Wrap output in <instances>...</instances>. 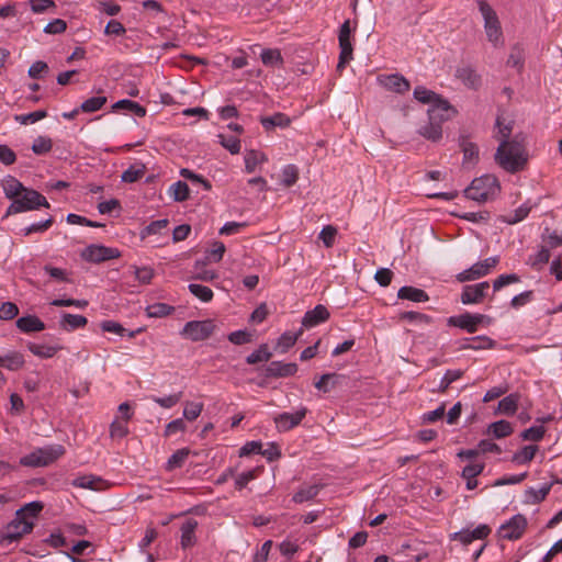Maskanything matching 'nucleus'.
<instances>
[{"mask_svg": "<svg viewBox=\"0 0 562 562\" xmlns=\"http://www.w3.org/2000/svg\"><path fill=\"white\" fill-rule=\"evenodd\" d=\"M496 127L498 128L496 138L499 140L494 155L496 164L510 173L524 170L528 162V154L518 135L510 138L513 132L512 123L504 124L503 117L497 116Z\"/></svg>", "mask_w": 562, "mask_h": 562, "instance_id": "nucleus-1", "label": "nucleus"}, {"mask_svg": "<svg viewBox=\"0 0 562 562\" xmlns=\"http://www.w3.org/2000/svg\"><path fill=\"white\" fill-rule=\"evenodd\" d=\"M458 111L443 97L431 105L428 111V122L418 128V134L424 138L438 142L442 137L441 124L457 115Z\"/></svg>", "mask_w": 562, "mask_h": 562, "instance_id": "nucleus-2", "label": "nucleus"}, {"mask_svg": "<svg viewBox=\"0 0 562 562\" xmlns=\"http://www.w3.org/2000/svg\"><path fill=\"white\" fill-rule=\"evenodd\" d=\"M501 191V186L497 178L493 175H484L475 178L471 184L464 189L465 198L476 201L486 202L495 198Z\"/></svg>", "mask_w": 562, "mask_h": 562, "instance_id": "nucleus-3", "label": "nucleus"}, {"mask_svg": "<svg viewBox=\"0 0 562 562\" xmlns=\"http://www.w3.org/2000/svg\"><path fill=\"white\" fill-rule=\"evenodd\" d=\"M476 3L484 20V31L487 41L496 48L503 47V30L496 11L485 0H476Z\"/></svg>", "mask_w": 562, "mask_h": 562, "instance_id": "nucleus-4", "label": "nucleus"}, {"mask_svg": "<svg viewBox=\"0 0 562 562\" xmlns=\"http://www.w3.org/2000/svg\"><path fill=\"white\" fill-rule=\"evenodd\" d=\"M65 453V448L61 445L49 446L36 449L35 451L22 457L20 464L23 467H46Z\"/></svg>", "mask_w": 562, "mask_h": 562, "instance_id": "nucleus-5", "label": "nucleus"}, {"mask_svg": "<svg viewBox=\"0 0 562 562\" xmlns=\"http://www.w3.org/2000/svg\"><path fill=\"white\" fill-rule=\"evenodd\" d=\"M40 206L49 207V203L46 198L33 189L25 188L22 194L12 201L8 207L7 214L10 215L36 210Z\"/></svg>", "mask_w": 562, "mask_h": 562, "instance_id": "nucleus-6", "label": "nucleus"}, {"mask_svg": "<svg viewBox=\"0 0 562 562\" xmlns=\"http://www.w3.org/2000/svg\"><path fill=\"white\" fill-rule=\"evenodd\" d=\"M34 528V522L24 517L16 516L3 529L0 542L1 544H9L20 540L23 536L30 533Z\"/></svg>", "mask_w": 562, "mask_h": 562, "instance_id": "nucleus-7", "label": "nucleus"}, {"mask_svg": "<svg viewBox=\"0 0 562 562\" xmlns=\"http://www.w3.org/2000/svg\"><path fill=\"white\" fill-rule=\"evenodd\" d=\"M215 329L216 325L213 319L190 321L184 325L181 334L192 341H201L211 337Z\"/></svg>", "mask_w": 562, "mask_h": 562, "instance_id": "nucleus-8", "label": "nucleus"}, {"mask_svg": "<svg viewBox=\"0 0 562 562\" xmlns=\"http://www.w3.org/2000/svg\"><path fill=\"white\" fill-rule=\"evenodd\" d=\"M80 257L88 262L101 263L120 258L121 251L117 248L92 244L81 251Z\"/></svg>", "mask_w": 562, "mask_h": 562, "instance_id": "nucleus-9", "label": "nucleus"}, {"mask_svg": "<svg viewBox=\"0 0 562 562\" xmlns=\"http://www.w3.org/2000/svg\"><path fill=\"white\" fill-rule=\"evenodd\" d=\"M526 528V517L521 514H517L498 528L497 535L505 540H518L525 533Z\"/></svg>", "mask_w": 562, "mask_h": 562, "instance_id": "nucleus-10", "label": "nucleus"}, {"mask_svg": "<svg viewBox=\"0 0 562 562\" xmlns=\"http://www.w3.org/2000/svg\"><path fill=\"white\" fill-rule=\"evenodd\" d=\"M350 21L346 20L339 30L338 41L340 47L339 60L337 64V70L341 71L346 64H348L352 59V45L350 41Z\"/></svg>", "mask_w": 562, "mask_h": 562, "instance_id": "nucleus-11", "label": "nucleus"}, {"mask_svg": "<svg viewBox=\"0 0 562 562\" xmlns=\"http://www.w3.org/2000/svg\"><path fill=\"white\" fill-rule=\"evenodd\" d=\"M492 532V529L488 525L482 524L479 525L475 529H462L450 535V540L459 541L464 547L472 543L474 540H483L486 539Z\"/></svg>", "mask_w": 562, "mask_h": 562, "instance_id": "nucleus-12", "label": "nucleus"}, {"mask_svg": "<svg viewBox=\"0 0 562 562\" xmlns=\"http://www.w3.org/2000/svg\"><path fill=\"white\" fill-rule=\"evenodd\" d=\"M307 414L306 407H301L299 411H296L294 414L291 413H282L277 416H274L273 422L276 424V427L278 431H289L293 429L294 427L299 426L303 418Z\"/></svg>", "mask_w": 562, "mask_h": 562, "instance_id": "nucleus-13", "label": "nucleus"}, {"mask_svg": "<svg viewBox=\"0 0 562 562\" xmlns=\"http://www.w3.org/2000/svg\"><path fill=\"white\" fill-rule=\"evenodd\" d=\"M490 289V283L487 281L480 282L473 285H465L461 293V302L462 304H479L481 303L485 295L486 291Z\"/></svg>", "mask_w": 562, "mask_h": 562, "instance_id": "nucleus-14", "label": "nucleus"}, {"mask_svg": "<svg viewBox=\"0 0 562 562\" xmlns=\"http://www.w3.org/2000/svg\"><path fill=\"white\" fill-rule=\"evenodd\" d=\"M297 372V364L294 362L283 363L281 361H271L265 368L266 378H288Z\"/></svg>", "mask_w": 562, "mask_h": 562, "instance_id": "nucleus-15", "label": "nucleus"}, {"mask_svg": "<svg viewBox=\"0 0 562 562\" xmlns=\"http://www.w3.org/2000/svg\"><path fill=\"white\" fill-rule=\"evenodd\" d=\"M456 78L462 81L470 89H477L481 86V76L469 65L459 66L456 69Z\"/></svg>", "mask_w": 562, "mask_h": 562, "instance_id": "nucleus-16", "label": "nucleus"}, {"mask_svg": "<svg viewBox=\"0 0 562 562\" xmlns=\"http://www.w3.org/2000/svg\"><path fill=\"white\" fill-rule=\"evenodd\" d=\"M329 316L330 313L327 307L318 304L313 310H310L304 314L302 325L306 328H311L328 321Z\"/></svg>", "mask_w": 562, "mask_h": 562, "instance_id": "nucleus-17", "label": "nucleus"}, {"mask_svg": "<svg viewBox=\"0 0 562 562\" xmlns=\"http://www.w3.org/2000/svg\"><path fill=\"white\" fill-rule=\"evenodd\" d=\"M380 81L385 89L396 93H405L411 88L409 81L400 74L384 76Z\"/></svg>", "mask_w": 562, "mask_h": 562, "instance_id": "nucleus-18", "label": "nucleus"}, {"mask_svg": "<svg viewBox=\"0 0 562 562\" xmlns=\"http://www.w3.org/2000/svg\"><path fill=\"white\" fill-rule=\"evenodd\" d=\"M397 297L416 303L427 302L429 300V295L426 291L409 285L402 286L397 292Z\"/></svg>", "mask_w": 562, "mask_h": 562, "instance_id": "nucleus-19", "label": "nucleus"}, {"mask_svg": "<svg viewBox=\"0 0 562 562\" xmlns=\"http://www.w3.org/2000/svg\"><path fill=\"white\" fill-rule=\"evenodd\" d=\"M16 327L23 333H34L44 330L45 324L37 316L27 315L16 321Z\"/></svg>", "mask_w": 562, "mask_h": 562, "instance_id": "nucleus-20", "label": "nucleus"}, {"mask_svg": "<svg viewBox=\"0 0 562 562\" xmlns=\"http://www.w3.org/2000/svg\"><path fill=\"white\" fill-rule=\"evenodd\" d=\"M198 522L194 519H188L181 526V546L183 549L190 548L195 543V529Z\"/></svg>", "mask_w": 562, "mask_h": 562, "instance_id": "nucleus-21", "label": "nucleus"}, {"mask_svg": "<svg viewBox=\"0 0 562 562\" xmlns=\"http://www.w3.org/2000/svg\"><path fill=\"white\" fill-rule=\"evenodd\" d=\"M448 326L458 327L468 331L469 334H473L476 331V327L471 317V313H463L458 316H450L447 319Z\"/></svg>", "mask_w": 562, "mask_h": 562, "instance_id": "nucleus-22", "label": "nucleus"}, {"mask_svg": "<svg viewBox=\"0 0 562 562\" xmlns=\"http://www.w3.org/2000/svg\"><path fill=\"white\" fill-rule=\"evenodd\" d=\"M88 323L87 317L82 315H75L70 313H64L60 319V327L67 331L75 330L77 328L85 327Z\"/></svg>", "mask_w": 562, "mask_h": 562, "instance_id": "nucleus-23", "label": "nucleus"}, {"mask_svg": "<svg viewBox=\"0 0 562 562\" xmlns=\"http://www.w3.org/2000/svg\"><path fill=\"white\" fill-rule=\"evenodd\" d=\"M414 98L424 104L434 105L442 95L436 93L432 90L427 89L424 86H417L414 89Z\"/></svg>", "mask_w": 562, "mask_h": 562, "instance_id": "nucleus-24", "label": "nucleus"}, {"mask_svg": "<svg viewBox=\"0 0 562 562\" xmlns=\"http://www.w3.org/2000/svg\"><path fill=\"white\" fill-rule=\"evenodd\" d=\"M260 123L266 130H270L276 126L288 127L291 123V119L284 113L278 112L271 116L261 117Z\"/></svg>", "mask_w": 562, "mask_h": 562, "instance_id": "nucleus-25", "label": "nucleus"}, {"mask_svg": "<svg viewBox=\"0 0 562 562\" xmlns=\"http://www.w3.org/2000/svg\"><path fill=\"white\" fill-rule=\"evenodd\" d=\"M499 262V258L497 256L490 257L484 259L483 261H479L472 266V273L476 274V277L483 278L490 273L492 269H494Z\"/></svg>", "mask_w": 562, "mask_h": 562, "instance_id": "nucleus-26", "label": "nucleus"}, {"mask_svg": "<svg viewBox=\"0 0 562 562\" xmlns=\"http://www.w3.org/2000/svg\"><path fill=\"white\" fill-rule=\"evenodd\" d=\"M464 374L463 370H447L443 374L438 387L436 390H432V392H438L440 394H445L449 386L456 382L457 380L461 379Z\"/></svg>", "mask_w": 562, "mask_h": 562, "instance_id": "nucleus-27", "label": "nucleus"}, {"mask_svg": "<svg viewBox=\"0 0 562 562\" xmlns=\"http://www.w3.org/2000/svg\"><path fill=\"white\" fill-rule=\"evenodd\" d=\"M112 109L114 111H117V110H128V111L133 112L138 117H144L146 115V112H147L146 108H144L139 103H137L135 101H132V100H128V99H123V100H120V101L115 102L112 105Z\"/></svg>", "mask_w": 562, "mask_h": 562, "instance_id": "nucleus-28", "label": "nucleus"}, {"mask_svg": "<svg viewBox=\"0 0 562 562\" xmlns=\"http://www.w3.org/2000/svg\"><path fill=\"white\" fill-rule=\"evenodd\" d=\"M207 261L205 260H198L194 265V274L192 276V279L200 280L204 282H211L218 278V274L214 270H207L204 268Z\"/></svg>", "mask_w": 562, "mask_h": 562, "instance_id": "nucleus-29", "label": "nucleus"}, {"mask_svg": "<svg viewBox=\"0 0 562 562\" xmlns=\"http://www.w3.org/2000/svg\"><path fill=\"white\" fill-rule=\"evenodd\" d=\"M23 364L24 358L20 352L12 351L5 356H0V366L9 370H19Z\"/></svg>", "mask_w": 562, "mask_h": 562, "instance_id": "nucleus-30", "label": "nucleus"}, {"mask_svg": "<svg viewBox=\"0 0 562 562\" xmlns=\"http://www.w3.org/2000/svg\"><path fill=\"white\" fill-rule=\"evenodd\" d=\"M190 452L191 451L189 448H182V449L177 450L168 459V461L166 463V470L170 472V471L181 468L184 464L186 460L188 459Z\"/></svg>", "mask_w": 562, "mask_h": 562, "instance_id": "nucleus-31", "label": "nucleus"}, {"mask_svg": "<svg viewBox=\"0 0 562 562\" xmlns=\"http://www.w3.org/2000/svg\"><path fill=\"white\" fill-rule=\"evenodd\" d=\"M461 149L463 153V164L471 162L476 164L479 160V147L476 144L469 142L465 138L461 140Z\"/></svg>", "mask_w": 562, "mask_h": 562, "instance_id": "nucleus-32", "label": "nucleus"}, {"mask_svg": "<svg viewBox=\"0 0 562 562\" xmlns=\"http://www.w3.org/2000/svg\"><path fill=\"white\" fill-rule=\"evenodd\" d=\"M272 352L269 350L267 344H261L257 350L247 356L246 362L248 364H256L259 362H267L271 359Z\"/></svg>", "mask_w": 562, "mask_h": 562, "instance_id": "nucleus-33", "label": "nucleus"}, {"mask_svg": "<svg viewBox=\"0 0 562 562\" xmlns=\"http://www.w3.org/2000/svg\"><path fill=\"white\" fill-rule=\"evenodd\" d=\"M513 430L512 424L504 419L492 423L488 426V434H492L497 439L512 435Z\"/></svg>", "mask_w": 562, "mask_h": 562, "instance_id": "nucleus-34", "label": "nucleus"}, {"mask_svg": "<svg viewBox=\"0 0 562 562\" xmlns=\"http://www.w3.org/2000/svg\"><path fill=\"white\" fill-rule=\"evenodd\" d=\"M4 194L8 199L14 200L21 195L25 187L14 177H9L3 184Z\"/></svg>", "mask_w": 562, "mask_h": 562, "instance_id": "nucleus-35", "label": "nucleus"}, {"mask_svg": "<svg viewBox=\"0 0 562 562\" xmlns=\"http://www.w3.org/2000/svg\"><path fill=\"white\" fill-rule=\"evenodd\" d=\"M169 193L176 202H183L189 199L190 189L184 181L179 180L170 187Z\"/></svg>", "mask_w": 562, "mask_h": 562, "instance_id": "nucleus-36", "label": "nucleus"}, {"mask_svg": "<svg viewBox=\"0 0 562 562\" xmlns=\"http://www.w3.org/2000/svg\"><path fill=\"white\" fill-rule=\"evenodd\" d=\"M519 396L509 394L498 402V412L505 415H514L517 411Z\"/></svg>", "mask_w": 562, "mask_h": 562, "instance_id": "nucleus-37", "label": "nucleus"}, {"mask_svg": "<svg viewBox=\"0 0 562 562\" xmlns=\"http://www.w3.org/2000/svg\"><path fill=\"white\" fill-rule=\"evenodd\" d=\"M321 491L319 485H311L306 487L300 488L294 495H293V502L296 504H301L307 501L313 499Z\"/></svg>", "mask_w": 562, "mask_h": 562, "instance_id": "nucleus-38", "label": "nucleus"}, {"mask_svg": "<svg viewBox=\"0 0 562 562\" xmlns=\"http://www.w3.org/2000/svg\"><path fill=\"white\" fill-rule=\"evenodd\" d=\"M175 311V307L166 303H154L146 307V314L148 317H165L170 315Z\"/></svg>", "mask_w": 562, "mask_h": 562, "instance_id": "nucleus-39", "label": "nucleus"}, {"mask_svg": "<svg viewBox=\"0 0 562 562\" xmlns=\"http://www.w3.org/2000/svg\"><path fill=\"white\" fill-rule=\"evenodd\" d=\"M188 289L192 295L202 302H210L214 296L212 289L202 284L190 283Z\"/></svg>", "mask_w": 562, "mask_h": 562, "instance_id": "nucleus-40", "label": "nucleus"}, {"mask_svg": "<svg viewBox=\"0 0 562 562\" xmlns=\"http://www.w3.org/2000/svg\"><path fill=\"white\" fill-rule=\"evenodd\" d=\"M146 168L143 164L130 166L121 176L123 182L132 183L145 175Z\"/></svg>", "mask_w": 562, "mask_h": 562, "instance_id": "nucleus-41", "label": "nucleus"}, {"mask_svg": "<svg viewBox=\"0 0 562 562\" xmlns=\"http://www.w3.org/2000/svg\"><path fill=\"white\" fill-rule=\"evenodd\" d=\"M553 484H554V482H550L548 484L542 485L539 490H535V488L530 487L527 491L528 501L531 504H539V503H541L547 497V495L549 494V492H550L551 487L553 486Z\"/></svg>", "mask_w": 562, "mask_h": 562, "instance_id": "nucleus-42", "label": "nucleus"}, {"mask_svg": "<svg viewBox=\"0 0 562 562\" xmlns=\"http://www.w3.org/2000/svg\"><path fill=\"white\" fill-rule=\"evenodd\" d=\"M538 451V446H525L520 451L516 452L513 456V462H516L518 464H524L530 462L533 458L536 452Z\"/></svg>", "mask_w": 562, "mask_h": 562, "instance_id": "nucleus-43", "label": "nucleus"}, {"mask_svg": "<svg viewBox=\"0 0 562 562\" xmlns=\"http://www.w3.org/2000/svg\"><path fill=\"white\" fill-rule=\"evenodd\" d=\"M44 508V505L42 502L34 501L31 503H27L25 506L16 510V516L24 517V519L36 517L42 509Z\"/></svg>", "mask_w": 562, "mask_h": 562, "instance_id": "nucleus-44", "label": "nucleus"}, {"mask_svg": "<svg viewBox=\"0 0 562 562\" xmlns=\"http://www.w3.org/2000/svg\"><path fill=\"white\" fill-rule=\"evenodd\" d=\"M302 333L303 329H300L296 334H292L290 331L283 333L278 339L277 347L281 349V352H286L292 346L295 345Z\"/></svg>", "mask_w": 562, "mask_h": 562, "instance_id": "nucleus-45", "label": "nucleus"}, {"mask_svg": "<svg viewBox=\"0 0 562 562\" xmlns=\"http://www.w3.org/2000/svg\"><path fill=\"white\" fill-rule=\"evenodd\" d=\"M106 101L108 99L104 95L92 97L81 103L80 110L85 113H92L99 111Z\"/></svg>", "mask_w": 562, "mask_h": 562, "instance_id": "nucleus-46", "label": "nucleus"}, {"mask_svg": "<svg viewBox=\"0 0 562 562\" xmlns=\"http://www.w3.org/2000/svg\"><path fill=\"white\" fill-rule=\"evenodd\" d=\"M29 350L41 358H52L56 355V352L61 349V347H55V346H44V345H37V344H29Z\"/></svg>", "mask_w": 562, "mask_h": 562, "instance_id": "nucleus-47", "label": "nucleus"}, {"mask_svg": "<svg viewBox=\"0 0 562 562\" xmlns=\"http://www.w3.org/2000/svg\"><path fill=\"white\" fill-rule=\"evenodd\" d=\"M128 420L115 418L110 425V437L112 439H122L128 435Z\"/></svg>", "mask_w": 562, "mask_h": 562, "instance_id": "nucleus-48", "label": "nucleus"}, {"mask_svg": "<svg viewBox=\"0 0 562 562\" xmlns=\"http://www.w3.org/2000/svg\"><path fill=\"white\" fill-rule=\"evenodd\" d=\"M464 340L471 341L468 347H472V350L492 349L495 346V341L487 336H476Z\"/></svg>", "mask_w": 562, "mask_h": 562, "instance_id": "nucleus-49", "label": "nucleus"}, {"mask_svg": "<svg viewBox=\"0 0 562 562\" xmlns=\"http://www.w3.org/2000/svg\"><path fill=\"white\" fill-rule=\"evenodd\" d=\"M53 142L47 136H38L34 139L32 151L36 155H44L52 150Z\"/></svg>", "mask_w": 562, "mask_h": 562, "instance_id": "nucleus-50", "label": "nucleus"}, {"mask_svg": "<svg viewBox=\"0 0 562 562\" xmlns=\"http://www.w3.org/2000/svg\"><path fill=\"white\" fill-rule=\"evenodd\" d=\"M261 60L266 66H274L283 64V58L279 49H263Z\"/></svg>", "mask_w": 562, "mask_h": 562, "instance_id": "nucleus-51", "label": "nucleus"}, {"mask_svg": "<svg viewBox=\"0 0 562 562\" xmlns=\"http://www.w3.org/2000/svg\"><path fill=\"white\" fill-rule=\"evenodd\" d=\"M266 159L265 155L257 150H248L245 155V169L252 172L258 164Z\"/></svg>", "mask_w": 562, "mask_h": 562, "instance_id": "nucleus-52", "label": "nucleus"}, {"mask_svg": "<svg viewBox=\"0 0 562 562\" xmlns=\"http://www.w3.org/2000/svg\"><path fill=\"white\" fill-rule=\"evenodd\" d=\"M29 5L37 14L56 10V3L53 0H29Z\"/></svg>", "mask_w": 562, "mask_h": 562, "instance_id": "nucleus-53", "label": "nucleus"}, {"mask_svg": "<svg viewBox=\"0 0 562 562\" xmlns=\"http://www.w3.org/2000/svg\"><path fill=\"white\" fill-rule=\"evenodd\" d=\"M47 116L46 110H37L34 112H31L29 114H19L14 116V120L19 122L20 124H29V123H35L40 120H43Z\"/></svg>", "mask_w": 562, "mask_h": 562, "instance_id": "nucleus-54", "label": "nucleus"}, {"mask_svg": "<svg viewBox=\"0 0 562 562\" xmlns=\"http://www.w3.org/2000/svg\"><path fill=\"white\" fill-rule=\"evenodd\" d=\"M336 236H337V228L333 225L324 226L319 233V239H322V241L326 248H330L334 246Z\"/></svg>", "mask_w": 562, "mask_h": 562, "instance_id": "nucleus-55", "label": "nucleus"}, {"mask_svg": "<svg viewBox=\"0 0 562 562\" xmlns=\"http://www.w3.org/2000/svg\"><path fill=\"white\" fill-rule=\"evenodd\" d=\"M220 144L226 148L232 155H236L240 151V140L234 136L226 137L223 134H218Z\"/></svg>", "mask_w": 562, "mask_h": 562, "instance_id": "nucleus-56", "label": "nucleus"}, {"mask_svg": "<svg viewBox=\"0 0 562 562\" xmlns=\"http://www.w3.org/2000/svg\"><path fill=\"white\" fill-rule=\"evenodd\" d=\"M299 179V170L294 165H288L282 170V183L284 187H292Z\"/></svg>", "mask_w": 562, "mask_h": 562, "instance_id": "nucleus-57", "label": "nucleus"}, {"mask_svg": "<svg viewBox=\"0 0 562 562\" xmlns=\"http://www.w3.org/2000/svg\"><path fill=\"white\" fill-rule=\"evenodd\" d=\"M507 65L510 67L517 68L518 70H520L522 68L524 53H522V49L518 45H515L512 48L510 54L507 59Z\"/></svg>", "mask_w": 562, "mask_h": 562, "instance_id": "nucleus-58", "label": "nucleus"}, {"mask_svg": "<svg viewBox=\"0 0 562 562\" xmlns=\"http://www.w3.org/2000/svg\"><path fill=\"white\" fill-rule=\"evenodd\" d=\"M400 319L408 322H418L422 324H430L432 322V318L429 315L413 311L401 313Z\"/></svg>", "mask_w": 562, "mask_h": 562, "instance_id": "nucleus-59", "label": "nucleus"}, {"mask_svg": "<svg viewBox=\"0 0 562 562\" xmlns=\"http://www.w3.org/2000/svg\"><path fill=\"white\" fill-rule=\"evenodd\" d=\"M544 432H546V429L543 426H532L528 429H525L520 434V437L524 440L539 441L543 438Z\"/></svg>", "mask_w": 562, "mask_h": 562, "instance_id": "nucleus-60", "label": "nucleus"}, {"mask_svg": "<svg viewBox=\"0 0 562 562\" xmlns=\"http://www.w3.org/2000/svg\"><path fill=\"white\" fill-rule=\"evenodd\" d=\"M202 411H203L202 403L188 402L183 409V416L186 419L192 422V420H195L200 416Z\"/></svg>", "mask_w": 562, "mask_h": 562, "instance_id": "nucleus-61", "label": "nucleus"}, {"mask_svg": "<svg viewBox=\"0 0 562 562\" xmlns=\"http://www.w3.org/2000/svg\"><path fill=\"white\" fill-rule=\"evenodd\" d=\"M49 70L48 65L45 61L37 60L31 65L29 68L27 75L32 79H41L47 74Z\"/></svg>", "mask_w": 562, "mask_h": 562, "instance_id": "nucleus-62", "label": "nucleus"}, {"mask_svg": "<svg viewBox=\"0 0 562 562\" xmlns=\"http://www.w3.org/2000/svg\"><path fill=\"white\" fill-rule=\"evenodd\" d=\"M228 340L234 345H245L252 341V334L247 330H236L228 335Z\"/></svg>", "mask_w": 562, "mask_h": 562, "instance_id": "nucleus-63", "label": "nucleus"}, {"mask_svg": "<svg viewBox=\"0 0 562 562\" xmlns=\"http://www.w3.org/2000/svg\"><path fill=\"white\" fill-rule=\"evenodd\" d=\"M19 314V307L15 303L4 302L0 306V319L10 321Z\"/></svg>", "mask_w": 562, "mask_h": 562, "instance_id": "nucleus-64", "label": "nucleus"}]
</instances>
